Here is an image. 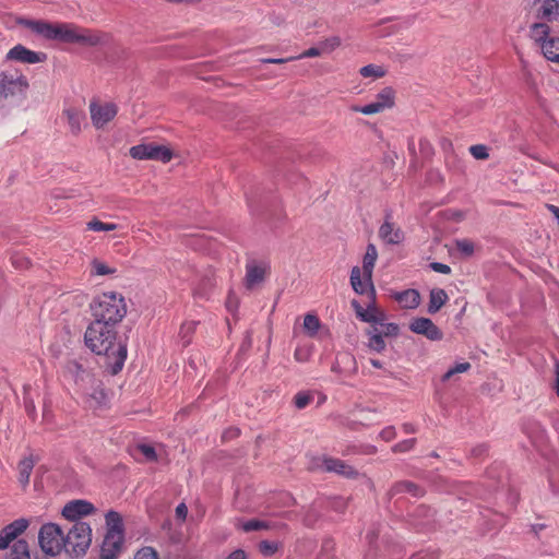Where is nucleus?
Listing matches in <instances>:
<instances>
[{
  "instance_id": "nucleus-1",
  "label": "nucleus",
  "mask_w": 559,
  "mask_h": 559,
  "mask_svg": "<svg viewBox=\"0 0 559 559\" xmlns=\"http://www.w3.org/2000/svg\"><path fill=\"white\" fill-rule=\"evenodd\" d=\"M84 343L92 353L106 358L111 373L116 374L122 369L128 349L115 326L91 321L84 333Z\"/></svg>"
},
{
  "instance_id": "nucleus-2",
  "label": "nucleus",
  "mask_w": 559,
  "mask_h": 559,
  "mask_svg": "<svg viewBox=\"0 0 559 559\" xmlns=\"http://www.w3.org/2000/svg\"><path fill=\"white\" fill-rule=\"evenodd\" d=\"M20 24L48 40L92 47L103 43V36L94 31L70 23H49L41 20H21Z\"/></svg>"
},
{
  "instance_id": "nucleus-3",
  "label": "nucleus",
  "mask_w": 559,
  "mask_h": 559,
  "mask_svg": "<svg viewBox=\"0 0 559 559\" xmlns=\"http://www.w3.org/2000/svg\"><path fill=\"white\" fill-rule=\"evenodd\" d=\"M90 311L92 321L117 328L127 316L128 306L122 294L104 292L92 299Z\"/></svg>"
},
{
  "instance_id": "nucleus-4",
  "label": "nucleus",
  "mask_w": 559,
  "mask_h": 559,
  "mask_svg": "<svg viewBox=\"0 0 559 559\" xmlns=\"http://www.w3.org/2000/svg\"><path fill=\"white\" fill-rule=\"evenodd\" d=\"M92 543V528L85 522H75L64 536V549L75 556L85 554Z\"/></svg>"
},
{
  "instance_id": "nucleus-5",
  "label": "nucleus",
  "mask_w": 559,
  "mask_h": 559,
  "mask_svg": "<svg viewBox=\"0 0 559 559\" xmlns=\"http://www.w3.org/2000/svg\"><path fill=\"white\" fill-rule=\"evenodd\" d=\"M38 542L41 550L49 556H57L64 548L63 532L55 523H46L40 527Z\"/></svg>"
},
{
  "instance_id": "nucleus-6",
  "label": "nucleus",
  "mask_w": 559,
  "mask_h": 559,
  "mask_svg": "<svg viewBox=\"0 0 559 559\" xmlns=\"http://www.w3.org/2000/svg\"><path fill=\"white\" fill-rule=\"evenodd\" d=\"M129 154L134 159H151L162 163H168L174 157V153L169 146L159 145L154 142L134 145L130 147Z\"/></svg>"
},
{
  "instance_id": "nucleus-7",
  "label": "nucleus",
  "mask_w": 559,
  "mask_h": 559,
  "mask_svg": "<svg viewBox=\"0 0 559 559\" xmlns=\"http://www.w3.org/2000/svg\"><path fill=\"white\" fill-rule=\"evenodd\" d=\"M395 104V92L392 87L382 88L374 97V100L365 106H352L350 109L354 112H360L362 115H376L386 109H390Z\"/></svg>"
},
{
  "instance_id": "nucleus-8",
  "label": "nucleus",
  "mask_w": 559,
  "mask_h": 559,
  "mask_svg": "<svg viewBox=\"0 0 559 559\" xmlns=\"http://www.w3.org/2000/svg\"><path fill=\"white\" fill-rule=\"evenodd\" d=\"M88 108L92 123L96 129H104L118 112L117 105L110 102L92 100Z\"/></svg>"
},
{
  "instance_id": "nucleus-9",
  "label": "nucleus",
  "mask_w": 559,
  "mask_h": 559,
  "mask_svg": "<svg viewBox=\"0 0 559 559\" xmlns=\"http://www.w3.org/2000/svg\"><path fill=\"white\" fill-rule=\"evenodd\" d=\"M28 88L27 79L22 75H13L8 73H0V96L10 97L15 95H24Z\"/></svg>"
},
{
  "instance_id": "nucleus-10",
  "label": "nucleus",
  "mask_w": 559,
  "mask_h": 559,
  "mask_svg": "<svg viewBox=\"0 0 559 559\" xmlns=\"http://www.w3.org/2000/svg\"><path fill=\"white\" fill-rule=\"evenodd\" d=\"M29 526L27 519L21 518L10 524L5 525L0 531V550L7 549L11 543H15L19 536H21Z\"/></svg>"
},
{
  "instance_id": "nucleus-11",
  "label": "nucleus",
  "mask_w": 559,
  "mask_h": 559,
  "mask_svg": "<svg viewBox=\"0 0 559 559\" xmlns=\"http://www.w3.org/2000/svg\"><path fill=\"white\" fill-rule=\"evenodd\" d=\"M350 285L356 294H369L374 299L376 290L372 276L365 274L359 266H354L350 271Z\"/></svg>"
},
{
  "instance_id": "nucleus-12",
  "label": "nucleus",
  "mask_w": 559,
  "mask_h": 559,
  "mask_svg": "<svg viewBox=\"0 0 559 559\" xmlns=\"http://www.w3.org/2000/svg\"><path fill=\"white\" fill-rule=\"evenodd\" d=\"M95 507L87 500L78 499L69 501L62 509V515L70 521H78L95 512Z\"/></svg>"
},
{
  "instance_id": "nucleus-13",
  "label": "nucleus",
  "mask_w": 559,
  "mask_h": 559,
  "mask_svg": "<svg viewBox=\"0 0 559 559\" xmlns=\"http://www.w3.org/2000/svg\"><path fill=\"white\" fill-rule=\"evenodd\" d=\"M86 397V403L91 408H99L106 405L108 395L103 384L96 378L87 384V389H81Z\"/></svg>"
},
{
  "instance_id": "nucleus-14",
  "label": "nucleus",
  "mask_w": 559,
  "mask_h": 559,
  "mask_svg": "<svg viewBox=\"0 0 559 559\" xmlns=\"http://www.w3.org/2000/svg\"><path fill=\"white\" fill-rule=\"evenodd\" d=\"M531 8L536 17L546 22L559 16V0H532Z\"/></svg>"
},
{
  "instance_id": "nucleus-15",
  "label": "nucleus",
  "mask_w": 559,
  "mask_h": 559,
  "mask_svg": "<svg viewBox=\"0 0 559 559\" xmlns=\"http://www.w3.org/2000/svg\"><path fill=\"white\" fill-rule=\"evenodd\" d=\"M409 330L416 334L425 335L430 341H440L443 337L440 329L428 318H416L412 320Z\"/></svg>"
},
{
  "instance_id": "nucleus-16",
  "label": "nucleus",
  "mask_w": 559,
  "mask_h": 559,
  "mask_svg": "<svg viewBox=\"0 0 559 559\" xmlns=\"http://www.w3.org/2000/svg\"><path fill=\"white\" fill-rule=\"evenodd\" d=\"M8 60H14L22 63H39L46 59L45 53L33 51L22 45H16L7 53Z\"/></svg>"
},
{
  "instance_id": "nucleus-17",
  "label": "nucleus",
  "mask_w": 559,
  "mask_h": 559,
  "mask_svg": "<svg viewBox=\"0 0 559 559\" xmlns=\"http://www.w3.org/2000/svg\"><path fill=\"white\" fill-rule=\"evenodd\" d=\"M67 371L80 390L87 389V384L95 379V377L76 360L68 362Z\"/></svg>"
},
{
  "instance_id": "nucleus-18",
  "label": "nucleus",
  "mask_w": 559,
  "mask_h": 559,
  "mask_svg": "<svg viewBox=\"0 0 559 559\" xmlns=\"http://www.w3.org/2000/svg\"><path fill=\"white\" fill-rule=\"evenodd\" d=\"M38 459L33 454L29 453L22 457L17 463V480L23 489H25L31 479V474L33 472V468L35 464L37 463Z\"/></svg>"
},
{
  "instance_id": "nucleus-19",
  "label": "nucleus",
  "mask_w": 559,
  "mask_h": 559,
  "mask_svg": "<svg viewBox=\"0 0 559 559\" xmlns=\"http://www.w3.org/2000/svg\"><path fill=\"white\" fill-rule=\"evenodd\" d=\"M550 26L546 22H536L530 26L528 36L542 50L547 40H550L554 37L550 35Z\"/></svg>"
},
{
  "instance_id": "nucleus-20",
  "label": "nucleus",
  "mask_w": 559,
  "mask_h": 559,
  "mask_svg": "<svg viewBox=\"0 0 559 559\" xmlns=\"http://www.w3.org/2000/svg\"><path fill=\"white\" fill-rule=\"evenodd\" d=\"M379 237L389 245H399L404 239L401 228L389 221H385L379 228Z\"/></svg>"
},
{
  "instance_id": "nucleus-21",
  "label": "nucleus",
  "mask_w": 559,
  "mask_h": 559,
  "mask_svg": "<svg viewBox=\"0 0 559 559\" xmlns=\"http://www.w3.org/2000/svg\"><path fill=\"white\" fill-rule=\"evenodd\" d=\"M123 540V534L106 533L102 546V554L112 555L114 558H117L122 549Z\"/></svg>"
},
{
  "instance_id": "nucleus-22",
  "label": "nucleus",
  "mask_w": 559,
  "mask_h": 559,
  "mask_svg": "<svg viewBox=\"0 0 559 559\" xmlns=\"http://www.w3.org/2000/svg\"><path fill=\"white\" fill-rule=\"evenodd\" d=\"M324 469L328 472L337 473L348 478H354L358 475V472L354 467L347 465L341 460L335 459H325Z\"/></svg>"
},
{
  "instance_id": "nucleus-23",
  "label": "nucleus",
  "mask_w": 559,
  "mask_h": 559,
  "mask_svg": "<svg viewBox=\"0 0 559 559\" xmlns=\"http://www.w3.org/2000/svg\"><path fill=\"white\" fill-rule=\"evenodd\" d=\"M117 272V267L104 260L93 259L90 263V275L91 276H109Z\"/></svg>"
},
{
  "instance_id": "nucleus-24",
  "label": "nucleus",
  "mask_w": 559,
  "mask_h": 559,
  "mask_svg": "<svg viewBox=\"0 0 559 559\" xmlns=\"http://www.w3.org/2000/svg\"><path fill=\"white\" fill-rule=\"evenodd\" d=\"M395 299L405 309H415L420 302V296L416 289L399 293L395 295Z\"/></svg>"
},
{
  "instance_id": "nucleus-25",
  "label": "nucleus",
  "mask_w": 559,
  "mask_h": 559,
  "mask_svg": "<svg viewBox=\"0 0 559 559\" xmlns=\"http://www.w3.org/2000/svg\"><path fill=\"white\" fill-rule=\"evenodd\" d=\"M63 114L67 117L71 133L79 134L82 131L84 114L75 108H68Z\"/></svg>"
},
{
  "instance_id": "nucleus-26",
  "label": "nucleus",
  "mask_w": 559,
  "mask_h": 559,
  "mask_svg": "<svg viewBox=\"0 0 559 559\" xmlns=\"http://www.w3.org/2000/svg\"><path fill=\"white\" fill-rule=\"evenodd\" d=\"M448 295L447 293L441 288H433L430 290L429 295V305H428V311L430 313H436L441 309V307L447 302Z\"/></svg>"
},
{
  "instance_id": "nucleus-27",
  "label": "nucleus",
  "mask_w": 559,
  "mask_h": 559,
  "mask_svg": "<svg viewBox=\"0 0 559 559\" xmlns=\"http://www.w3.org/2000/svg\"><path fill=\"white\" fill-rule=\"evenodd\" d=\"M378 259V251L373 243H369L362 259V272L368 276H372L373 267Z\"/></svg>"
},
{
  "instance_id": "nucleus-28",
  "label": "nucleus",
  "mask_w": 559,
  "mask_h": 559,
  "mask_svg": "<svg viewBox=\"0 0 559 559\" xmlns=\"http://www.w3.org/2000/svg\"><path fill=\"white\" fill-rule=\"evenodd\" d=\"M107 533L123 534L122 516L116 511H108L105 515Z\"/></svg>"
},
{
  "instance_id": "nucleus-29",
  "label": "nucleus",
  "mask_w": 559,
  "mask_h": 559,
  "mask_svg": "<svg viewBox=\"0 0 559 559\" xmlns=\"http://www.w3.org/2000/svg\"><path fill=\"white\" fill-rule=\"evenodd\" d=\"M368 335V343L367 347L376 353H382L385 349V342L382 336H380V333H378V326H372L370 330L367 331Z\"/></svg>"
},
{
  "instance_id": "nucleus-30",
  "label": "nucleus",
  "mask_w": 559,
  "mask_h": 559,
  "mask_svg": "<svg viewBox=\"0 0 559 559\" xmlns=\"http://www.w3.org/2000/svg\"><path fill=\"white\" fill-rule=\"evenodd\" d=\"M540 51L548 61L559 63V37L554 36L547 40Z\"/></svg>"
},
{
  "instance_id": "nucleus-31",
  "label": "nucleus",
  "mask_w": 559,
  "mask_h": 559,
  "mask_svg": "<svg viewBox=\"0 0 559 559\" xmlns=\"http://www.w3.org/2000/svg\"><path fill=\"white\" fill-rule=\"evenodd\" d=\"M385 320V314L373 302L370 304L361 314V321L371 323L372 326Z\"/></svg>"
},
{
  "instance_id": "nucleus-32",
  "label": "nucleus",
  "mask_w": 559,
  "mask_h": 559,
  "mask_svg": "<svg viewBox=\"0 0 559 559\" xmlns=\"http://www.w3.org/2000/svg\"><path fill=\"white\" fill-rule=\"evenodd\" d=\"M265 271L263 267L258 265H251L247 269L246 285L248 288H252L257 284H260L264 280Z\"/></svg>"
},
{
  "instance_id": "nucleus-33",
  "label": "nucleus",
  "mask_w": 559,
  "mask_h": 559,
  "mask_svg": "<svg viewBox=\"0 0 559 559\" xmlns=\"http://www.w3.org/2000/svg\"><path fill=\"white\" fill-rule=\"evenodd\" d=\"M10 559H31L26 540L19 539L13 543Z\"/></svg>"
},
{
  "instance_id": "nucleus-34",
  "label": "nucleus",
  "mask_w": 559,
  "mask_h": 559,
  "mask_svg": "<svg viewBox=\"0 0 559 559\" xmlns=\"http://www.w3.org/2000/svg\"><path fill=\"white\" fill-rule=\"evenodd\" d=\"M320 326H321V323L317 316H314L312 313H308L305 316L304 330L310 337H313L317 335Z\"/></svg>"
},
{
  "instance_id": "nucleus-35",
  "label": "nucleus",
  "mask_w": 559,
  "mask_h": 559,
  "mask_svg": "<svg viewBox=\"0 0 559 559\" xmlns=\"http://www.w3.org/2000/svg\"><path fill=\"white\" fill-rule=\"evenodd\" d=\"M453 246L465 258L474 254L475 245L469 239H456L454 240Z\"/></svg>"
},
{
  "instance_id": "nucleus-36",
  "label": "nucleus",
  "mask_w": 559,
  "mask_h": 559,
  "mask_svg": "<svg viewBox=\"0 0 559 559\" xmlns=\"http://www.w3.org/2000/svg\"><path fill=\"white\" fill-rule=\"evenodd\" d=\"M359 73L364 78L380 79L385 75V70L381 66L368 64L362 67Z\"/></svg>"
},
{
  "instance_id": "nucleus-37",
  "label": "nucleus",
  "mask_w": 559,
  "mask_h": 559,
  "mask_svg": "<svg viewBox=\"0 0 559 559\" xmlns=\"http://www.w3.org/2000/svg\"><path fill=\"white\" fill-rule=\"evenodd\" d=\"M86 228L93 231H112L118 228V225L114 223H104L97 218H93L86 223Z\"/></svg>"
},
{
  "instance_id": "nucleus-38",
  "label": "nucleus",
  "mask_w": 559,
  "mask_h": 559,
  "mask_svg": "<svg viewBox=\"0 0 559 559\" xmlns=\"http://www.w3.org/2000/svg\"><path fill=\"white\" fill-rule=\"evenodd\" d=\"M374 326H378V333H380V336L382 337H391L399 334V325L395 323H388L385 320L378 322Z\"/></svg>"
},
{
  "instance_id": "nucleus-39",
  "label": "nucleus",
  "mask_w": 559,
  "mask_h": 559,
  "mask_svg": "<svg viewBox=\"0 0 559 559\" xmlns=\"http://www.w3.org/2000/svg\"><path fill=\"white\" fill-rule=\"evenodd\" d=\"M270 527L267 522L260 521V520H249L240 524V528L243 532H252V531H260V530H267Z\"/></svg>"
},
{
  "instance_id": "nucleus-40",
  "label": "nucleus",
  "mask_w": 559,
  "mask_h": 559,
  "mask_svg": "<svg viewBox=\"0 0 559 559\" xmlns=\"http://www.w3.org/2000/svg\"><path fill=\"white\" fill-rule=\"evenodd\" d=\"M341 46V38L338 36H331L320 43L323 52H331Z\"/></svg>"
},
{
  "instance_id": "nucleus-41",
  "label": "nucleus",
  "mask_w": 559,
  "mask_h": 559,
  "mask_svg": "<svg viewBox=\"0 0 559 559\" xmlns=\"http://www.w3.org/2000/svg\"><path fill=\"white\" fill-rule=\"evenodd\" d=\"M469 153L476 159H487L489 157L488 148L483 144L472 145Z\"/></svg>"
},
{
  "instance_id": "nucleus-42",
  "label": "nucleus",
  "mask_w": 559,
  "mask_h": 559,
  "mask_svg": "<svg viewBox=\"0 0 559 559\" xmlns=\"http://www.w3.org/2000/svg\"><path fill=\"white\" fill-rule=\"evenodd\" d=\"M395 489H396V491H399V492H404V491H405V492H409V493H412L413 496H418V495H420V490H419V488H418L416 485H414V484H412V483H409V481H402V483H399V484L395 486Z\"/></svg>"
},
{
  "instance_id": "nucleus-43",
  "label": "nucleus",
  "mask_w": 559,
  "mask_h": 559,
  "mask_svg": "<svg viewBox=\"0 0 559 559\" xmlns=\"http://www.w3.org/2000/svg\"><path fill=\"white\" fill-rule=\"evenodd\" d=\"M312 396L306 392H299L295 395V405L297 408L301 409L309 405Z\"/></svg>"
},
{
  "instance_id": "nucleus-44",
  "label": "nucleus",
  "mask_w": 559,
  "mask_h": 559,
  "mask_svg": "<svg viewBox=\"0 0 559 559\" xmlns=\"http://www.w3.org/2000/svg\"><path fill=\"white\" fill-rule=\"evenodd\" d=\"M134 559H158V556L154 548L143 547L135 554Z\"/></svg>"
},
{
  "instance_id": "nucleus-45",
  "label": "nucleus",
  "mask_w": 559,
  "mask_h": 559,
  "mask_svg": "<svg viewBox=\"0 0 559 559\" xmlns=\"http://www.w3.org/2000/svg\"><path fill=\"white\" fill-rule=\"evenodd\" d=\"M139 451L143 454L148 461H155L157 459L155 449L147 444H140Z\"/></svg>"
},
{
  "instance_id": "nucleus-46",
  "label": "nucleus",
  "mask_w": 559,
  "mask_h": 559,
  "mask_svg": "<svg viewBox=\"0 0 559 559\" xmlns=\"http://www.w3.org/2000/svg\"><path fill=\"white\" fill-rule=\"evenodd\" d=\"M323 53V51L321 50V47H311L307 50H305L302 53H300L299 56H296V60L297 59H304V58H314V57H319Z\"/></svg>"
},
{
  "instance_id": "nucleus-47",
  "label": "nucleus",
  "mask_w": 559,
  "mask_h": 559,
  "mask_svg": "<svg viewBox=\"0 0 559 559\" xmlns=\"http://www.w3.org/2000/svg\"><path fill=\"white\" fill-rule=\"evenodd\" d=\"M260 550L263 555L270 556L273 555L277 550V544L270 543V542H262L260 543Z\"/></svg>"
},
{
  "instance_id": "nucleus-48",
  "label": "nucleus",
  "mask_w": 559,
  "mask_h": 559,
  "mask_svg": "<svg viewBox=\"0 0 559 559\" xmlns=\"http://www.w3.org/2000/svg\"><path fill=\"white\" fill-rule=\"evenodd\" d=\"M415 444V439L404 440L393 447L395 452H406L409 451Z\"/></svg>"
},
{
  "instance_id": "nucleus-49",
  "label": "nucleus",
  "mask_w": 559,
  "mask_h": 559,
  "mask_svg": "<svg viewBox=\"0 0 559 559\" xmlns=\"http://www.w3.org/2000/svg\"><path fill=\"white\" fill-rule=\"evenodd\" d=\"M395 428L390 426L384 428L379 436L384 441H391L395 438Z\"/></svg>"
},
{
  "instance_id": "nucleus-50",
  "label": "nucleus",
  "mask_w": 559,
  "mask_h": 559,
  "mask_svg": "<svg viewBox=\"0 0 559 559\" xmlns=\"http://www.w3.org/2000/svg\"><path fill=\"white\" fill-rule=\"evenodd\" d=\"M431 269L441 274H449L451 272V267L449 265L439 262L431 263Z\"/></svg>"
},
{
  "instance_id": "nucleus-51",
  "label": "nucleus",
  "mask_w": 559,
  "mask_h": 559,
  "mask_svg": "<svg viewBox=\"0 0 559 559\" xmlns=\"http://www.w3.org/2000/svg\"><path fill=\"white\" fill-rule=\"evenodd\" d=\"M226 307L230 312H234L238 308V299L234 294H229L226 300Z\"/></svg>"
},
{
  "instance_id": "nucleus-52",
  "label": "nucleus",
  "mask_w": 559,
  "mask_h": 559,
  "mask_svg": "<svg viewBox=\"0 0 559 559\" xmlns=\"http://www.w3.org/2000/svg\"><path fill=\"white\" fill-rule=\"evenodd\" d=\"M293 60H296V57H289V58H265V59H262L261 61L263 63L282 64V63H285V62H288V61H293Z\"/></svg>"
},
{
  "instance_id": "nucleus-53",
  "label": "nucleus",
  "mask_w": 559,
  "mask_h": 559,
  "mask_svg": "<svg viewBox=\"0 0 559 559\" xmlns=\"http://www.w3.org/2000/svg\"><path fill=\"white\" fill-rule=\"evenodd\" d=\"M188 515V508L185 503H179L176 508V516L181 520V521H185L186 518Z\"/></svg>"
},
{
  "instance_id": "nucleus-54",
  "label": "nucleus",
  "mask_w": 559,
  "mask_h": 559,
  "mask_svg": "<svg viewBox=\"0 0 559 559\" xmlns=\"http://www.w3.org/2000/svg\"><path fill=\"white\" fill-rule=\"evenodd\" d=\"M25 411L29 417H32L33 419L35 418L36 408L33 401H25Z\"/></svg>"
},
{
  "instance_id": "nucleus-55",
  "label": "nucleus",
  "mask_w": 559,
  "mask_h": 559,
  "mask_svg": "<svg viewBox=\"0 0 559 559\" xmlns=\"http://www.w3.org/2000/svg\"><path fill=\"white\" fill-rule=\"evenodd\" d=\"M453 368L456 373H463L471 369V364L469 362H460L456 366H454Z\"/></svg>"
},
{
  "instance_id": "nucleus-56",
  "label": "nucleus",
  "mask_w": 559,
  "mask_h": 559,
  "mask_svg": "<svg viewBox=\"0 0 559 559\" xmlns=\"http://www.w3.org/2000/svg\"><path fill=\"white\" fill-rule=\"evenodd\" d=\"M247 555L242 549L233 551L226 559H246Z\"/></svg>"
},
{
  "instance_id": "nucleus-57",
  "label": "nucleus",
  "mask_w": 559,
  "mask_h": 559,
  "mask_svg": "<svg viewBox=\"0 0 559 559\" xmlns=\"http://www.w3.org/2000/svg\"><path fill=\"white\" fill-rule=\"evenodd\" d=\"M555 390L557 395L559 396V362L555 364Z\"/></svg>"
},
{
  "instance_id": "nucleus-58",
  "label": "nucleus",
  "mask_w": 559,
  "mask_h": 559,
  "mask_svg": "<svg viewBox=\"0 0 559 559\" xmlns=\"http://www.w3.org/2000/svg\"><path fill=\"white\" fill-rule=\"evenodd\" d=\"M353 307L355 308L357 317L361 320V314H364V311L366 308H362L358 302L353 301Z\"/></svg>"
},
{
  "instance_id": "nucleus-59",
  "label": "nucleus",
  "mask_w": 559,
  "mask_h": 559,
  "mask_svg": "<svg viewBox=\"0 0 559 559\" xmlns=\"http://www.w3.org/2000/svg\"><path fill=\"white\" fill-rule=\"evenodd\" d=\"M456 372L454 371V368L449 369L442 377V381H449Z\"/></svg>"
},
{
  "instance_id": "nucleus-60",
  "label": "nucleus",
  "mask_w": 559,
  "mask_h": 559,
  "mask_svg": "<svg viewBox=\"0 0 559 559\" xmlns=\"http://www.w3.org/2000/svg\"><path fill=\"white\" fill-rule=\"evenodd\" d=\"M548 209L554 214V216L557 218L558 224H559V207L556 205H549Z\"/></svg>"
},
{
  "instance_id": "nucleus-61",
  "label": "nucleus",
  "mask_w": 559,
  "mask_h": 559,
  "mask_svg": "<svg viewBox=\"0 0 559 559\" xmlns=\"http://www.w3.org/2000/svg\"><path fill=\"white\" fill-rule=\"evenodd\" d=\"M403 429L406 433H414L415 432V428L412 424H404L403 425Z\"/></svg>"
},
{
  "instance_id": "nucleus-62",
  "label": "nucleus",
  "mask_w": 559,
  "mask_h": 559,
  "mask_svg": "<svg viewBox=\"0 0 559 559\" xmlns=\"http://www.w3.org/2000/svg\"><path fill=\"white\" fill-rule=\"evenodd\" d=\"M370 364L374 367V368H378V369H381L382 368V362L378 359H370Z\"/></svg>"
},
{
  "instance_id": "nucleus-63",
  "label": "nucleus",
  "mask_w": 559,
  "mask_h": 559,
  "mask_svg": "<svg viewBox=\"0 0 559 559\" xmlns=\"http://www.w3.org/2000/svg\"><path fill=\"white\" fill-rule=\"evenodd\" d=\"M100 559H117V558H114L112 555H104V554H102Z\"/></svg>"
},
{
  "instance_id": "nucleus-64",
  "label": "nucleus",
  "mask_w": 559,
  "mask_h": 559,
  "mask_svg": "<svg viewBox=\"0 0 559 559\" xmlns=\"http://www.w3.org/2000/svg\"><path fill=\"white\" fill-rule=\"evenodd\" d=\"M295 358H296L297 360H302V359H301V354L299 353V350H298V349L295 352Z\"/></svg>"
}]
</instances>
